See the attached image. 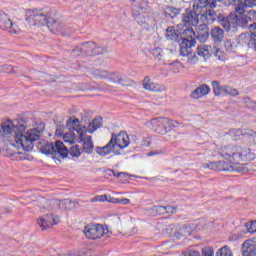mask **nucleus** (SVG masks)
<instances>
[{"label":"nucleus","mask_w":256,"mask_h":256,"mask_svg":"<svg viewBox=\"0 0 256 256\" xmlns=\"http://www.w3.org/2000/svg\"><path fill=\"white\" fill-rule=\"evenodd\" d=\"M248 29L249 32L242 33L236 38V43L240 47L256 51V22L250 24Z\"/></svg>","instance_id":"obj_9"},{"label":"nucleus","mask_w":256,"mask_h":256,"mask_svg":"<svg viewBox=\"0 0 256 256\" xmlns=\"http://www.w3.org/2000/svg\"><path fill=\"white\" fill-rule=\"evenodd\" d=\"M219 155L226 161L207 162L203 164L204 169L212 171H229L230 173H245L246 164H241V161H253L255 154L251 149L241 146L229 144L218 149Z\"/></svg>","instance_id":"obj_1"},{"label":"nucleus","mask_w":256,"mask_h":256,"mask_svg":"<svg viewBox=\"0 0 256 256\" xmlns=\"http://www.w3.org/2000/svg\"><path fill=\"white\" fill-rule=\"evenodd\" d=\"M211 91V88L207 84L200 85L198 88H196L194 91L191 92L192 99H201V97H204V95H208V93Z\"/></svg>","instance_id":"obj_24"},{"label":"nucleus","mask_w":256,"mask_h":256,"mask_svg":"<svg viewBox=\"0 0 256 256\" xmlns=\"http://www.w3.org/2000/svg\"><path fill=\"white\" fill-rule=\"evenodd\" d=\"M54 15L55 10L49 7L28 10L26 12V21L32 27H43L49 23L51 17H54Z\"/></svg>","instance_id":"obj_3"},{"label":"nucleus","mask_w":256,"mask_h":256,"mask_svg":"<svg viewBox=\"0 0 256 256\" xmlns=\"http://www.w3.org/2000/svg\"><path fill=\"white\" fill-rule=\"evenodd\" d=\"M103 127V118L101 116L96 117L92 122L89 123L87 132L95 133L96 129H101Z\"/></svg>","instance_id":"obj_29"},{"label":"nucleus","mask_w":256,"mask_h":256,"mask_svg":"<svg viewBox=\"0 0 256 256\" xmlns=\"http://www.w3.org/2000/svg\"><path fill=\"white\" fill-rule=\"evenodd\" d=\"M195 39L200 41V43H205V41H207V39H209V33L202 32V33H199L198 35L195 34Z\"/></svg>","instance_id":"obj_40"},{"label":"nucleus","mask_w":256,"mask_h":256,"mask_svg":"<svg viewBox=\"0 0 256 256\" xmlns=\"http://www.w3.org/2000/svg\"><path fill=\"white\" fill-rule=\"evenodd\" d=\"M230 241H237L239 239V234H232L229 237Z\"/></svg>","instance_id":"obj_56"},{"label":"nucleus","mask_w":256,"mask_h":256,"mask_svg":"<svg viewBox=\"0 0 256 256\" xmlns=\"http://www.w3.org/2000/svg\"><path fill=\"white\" fill-rule=\"evenodd\" d=\"M212 49H213L212 55L217 57L219 61H223V59H225V55L223 54V51H221V49H219L217 45L213 46Z\"/></svg>","instance_id":"obj_36"},{"label":"nucleus","mask_w":256,"mask_h":256,"mask_svg":"<svg viewBox=\"0 0 256 256\" xmlns=\"http://www.w3.org/2000/svg\"><path fill=\"white\" fill-rule=\"evenodd\" d=\"M67 137H69V134L66 133V134L64 135V139L67 138Z\"/></svg>","instance_id":"obj_64"},{"label":"nucleus","mask_w":256,"mask_h":256,"mask_svg":"<svg viewBox=\"0 0 256 256\" xmlns=\"http://www.w3.org/2000/svg\"><path fill=\"white\" fill-rule=\"evenodd\" d=\"M184 256H201V254L195 250H190L189 252L184 254Z\"/></svg>","instance_id":"obj_51"},{"label":"nucleus","mask_w":256,"mask_h":256,"mask_svg":"<svg viewBox=\"0 0 256 256\" xmlns=\"http://www.w3.org/2000/svg\"><path fill=\"white\" fill-rule=\"evenodd\" d=\"M244 101H245V103H247V101H250V98L246 97V98H244Z\"/></svg>","instance_id":"obj_61"},{"label":"nucleus","mask_w":256,"mask_h":256,"mask_svg":"<svg viewBox=\"0 0 256 256\" xmlns=\"http://www.w3.org/2000/svg\"><path fill=\"white\" fill-rule=\"evenodd\" d=\"M70 137H75V133H70Z\"/></svg>","instance_id":"obj_63"},{"label":"nucleus","mask_w":256,"mask_h":256,"mask_svg":"<svg viewBox=\"0 0 256 256\" xmlns=\"http://www.w3.org/2000/svg\"><path fill=\"white\" fill-rule=\"evenodd\" d=\"M202 256H213V249L211 248H203Z\"/></svg>","instance_id":"obj_46"},{"label":"nucleus","mask_w":256,"mask_h":256,"mask_svg":"<svg viewBox=\"0 0 256 256\" xmlns=\"http://www.w3.org/2000/svg\"><path fill=\"white\" fill-rule=\"evenodd\" d=\"M242 256H256V241L255 239H248L242 244Z\"/></svg>","instance_id":"obj_20"},{"label":"nucleus","mask_w":256,"mask_h":256,"mask_svg":"<svg viewBox=\"0 0 256 256\" xmlns=\"http://www.w3.org/2000/svg\"><path fill=\"white\" fill-rule=\"evenodd\" d=\"M165 17H168L169 19H175L177 15H179V10L173 6H168L164 9Z\"/></svg>","instance_id":"obj_31"},{"label":"nucleus","mask_w":256,"mask_h":256,"mask_svg":"<svg viewBox=\"0 0 256 256\" xmlns=\"http://www.w3.org/2000/svg\"><path fill=\"white\" fill-rule=\"evenodd\" d=\"M220 25L225 29V31L236 33L237 27H242V29L248 27L249 18L245 15L230 13L226 17H220Z\"/></svg>","instance_id":"obj_5"},{"label":"nucleus","mask_w":256,"mask_h":256,"mask_svg":"<svg viewBox=\"0 0 256 256\" xmlns=\"http://www.w3.org/2000/svg\"><path fill=\"white\" fill-rule=\"evenodd\" d=\"M224 47L227 51V53H236L237 52V45L233 43L231 40H226L224 43Z\"/></svg>","instance_id":"obj_34"},{"label":"nucleus","mask_w":256,"mask_h":256,"mask_svg":"<svg viewBox=\"0 0 256 256\" xmlns=\"http://www.w3.org/2000/svg\"><path fill=\"white\" fill-rule=\"evenodd\" d=\"M246 7H256V0H244Z\"/></svg>","instance_id":"obj_49"},{"label":"nucleus","mask_w":256,"mask_h":256,"mask_svg":"<svg viewBox=\"0 0 256 256\" xmlns=\"http://www.w3.org/2000/svg\"><path fill=\"white\" fill-rule=\"evenodd\" d=\"M37 221L42 231H45V229H49L53 227V225H57V223L59 222V219L53 217V214H46L40 217Z\"/></svg>","instance_id":"obj_17"},{"label":"nucleus","mask_w":256,"mask_h":256,"mask_svg":"<svg viewBox=\"0 0 256 256\" xmlns=\"http://www.w3.org/2000/svg\"><path fill=\"white\" fill-rule=\"evenodd\" d=\"M207 3L205 0H196L193 4L192 10H186L182 16V23L185 27H197L199 25V16L201 11L205 9Z\"/></svg>","instance_id":"obj_6"},{"label":"nucleus","mask_w":256,"mask_h":256,"mask_svg":"<svg viewBox=\"0 0 256 256\" xmlns=\"http://www.w3.org/2000/svg\"><path fill=\"white\" fill-rule=\"evenodd\" d=\"M216 256H233V252L229 247L223 246L217 251Z\"/></svg>","instance_id":"obj_35"},{"label":"nucleus","mask_w":256,"mask_h":256,"mask_svg":"<svg viewBox=\"0 0 256 256\" xmlns=\"http://www.w3.org/2000/svg\"><path fill=\"white\" fill-rule=\"evenodd\" d=\"M233 135L236 137H246L248 143H252V145H256V132L250 129H234L231 130Z\"/></svg>","instance_id":"obj_18"},{"label":"nucleus","mask_w":256,"mask_h":256,"mask_svg":"<svg viewBox=\"0 0 256 256\" xmlns=\"http://www.w3.org/2000/svg\"><path fill=\"white\" fill-rule=\"evenodd\" d=\"M195 31L193 28H186L181 34L180 41V55L182 57H188L189 63H195L197 61V55L191 52V48L197 45V41H195Z\"/></svg>","instance_id":"obj_4"},{"label":"nucleus","mask_w":256,"mask_h":256,"mask_svg":"<svg viewBox=\"0 0 256 256\" xmlns=\"http://www.w3.org/2000/svg\"><path fill=\"white\" fill-rule=\"evenodd\" d=\"M56 135H63V131L61 129H56Z\"/></svg>","instance_id":"obj_59"},{"label":"nucleus","mask_w":256,"mask_h":256,"mask_svg":"<svg viewBox=\"0 0 256 256\" xmlns=\"http://www.w3.org/2000/svg\"><path fill=\"white\" fill-rule=\"evenodd\" d=\"M245 9H247V5H245L243 3L238 4V6H236L235 11H236V15H245Z\"/></svg>","instance_id":"obj_41"},{"label":"nucleus","mask_w":256,"mask_h":256,"mask_svg":"<svg viewBox=\"0 0 256 256\" xmlns=\"http://www.w3.org/2000/svg\"><path fill=\"white\" fill-rule=\"evenodd\" d=\"M78 139L80 143H83V151L84 153H87L88 155H91L93 153V138L91 136H87V127H82L81 130H79V136Z\"/></svg>","instance_id":"obj_15"},{"label":"nucleus","mask_w":256,"mask_h":256,"mask_svg":"<svg viewBox=\"0 0 256 256\" xmlns=\"http://www.w3.org/2000/svg\"><path fill=\"white\" fill-rule=\"evenodd\" d=\"M245 227H246L248 233H256V220H253L251 222H247L245 224Z\"/></svg>","instance_id":"obj_39"},{"label":"nucleus","mask_w":256,"mask_h":256,"mask_svg":"<svg viewBox=\"0 0 256 256\" xmlns=\"http://www.w3.org/2000/svg\"><path fill=\"white\" fill-rule=\"evenodd\" d=\"M248 13H249L250 17H251V15H256V11L255 10H250Z\"/></svg>","instance_id":"obj_60"},{"label":"nucleus","mask_w":256,"mask_h":256,"mask_svg":"<svg viewBox=\"0 0 256 256\" xmlns=\"http://www.w3.org/2000/svg\"><path fill=\"white\" fill-rule=\"evenodd\" d=\"M185 233H186V235H191V230H188Z\"/></svg>","instance_id":"obj_62"},{"label":"nucleus","mask_w":256,"mask_h":256,"mask_svg":"<svg viewBox=\"0 0 256 256\" xmlns=\"http://www.w3.org/2000/svg\"><path fill=\"white\" fill-rule=\"evenodd\" d=\"M160 120L162 121L164 129H166V131L168 129H171V127H177V125L179 124L178 122H174L173 120L165 117L160 118Z\"/></svg>","instance_id":"obj_33"},{"label":"nucleus","mask_w":256,"mask_h":256,"mask_svg":"<svg viewBox=\"0 0 256 256\" xmlns=\"http://www.w3.org/2000/svg\"><path fill=\"white\" fill-rule=\"evenodd\" d=\"M143 89L146 91H152L154 93H163L165 91V86L161 84L154 83L151 81L149 76H146L142 82Z\"/></svg>","instance_id":"obj_19"},{"label":"nucleus","mask_w":256,"mask_h":256,"mask_svg":"<svg viewBox=\"0 0 256 256\" xmlns=\"http://www.w3.org/2000/svg\"><path fill=\"white\" fill-rule=\"evenodd\" d=\"M206 3L205 9L201 10V17H205L208 23H213L214 21H218L219 25H221L220 19L221 17H227L225 14H218L213 9L217 6H212L211 2L204 1Z\"/></svg>","instance_id":"obj_14"},{"label":"nucleus","mask_w":256,"mask_h":256,"mask_svg":"<svg viewBox=\"0 0 256 256\" xmlns=\"http://www.w3.org/2000/svg\"><path fill=\"white\" fill-rule=\"evenodd\" d=\"M109 230L105 229L103 225L101 224H88L84 228V235L87 237V239H101L103 235H106Z\"/></svg>","instance_id":"obj_10"},{"label":"nucleus","mask_w":256,"mask_h":256,"mask_svg":"<svg viewBox=\"0 0 256 256\" xmlns=\"http://www.w3.org/2000/svg\"><path fill=\"white\" fill-rule=\"evenodd\" d=\"M152 55L155 59H161L163 57V49L155 48L152 50Z\"/></svg>","instance_id":"obj_42"},{"label":"nucleus","mask_w":256,"mask_h":256,"mask_svg":"<svg viewBox=\"0 0 256 256\" xmlns=\"http://www.w3.org/2000/svg\"><path fill=\"white\" fill-rule=\"evenodd\" d=\"M110 141H112V145H114L116 151L120 153L122 149L129 147L130 143L129 135L125 131H120L118 134L112 133Z\"/></svg>","instance_id":"obj_11"},{"label":"nucleus","mask_w":256,"mask_h":256,"mask_svg":"<svg viewBox=\"0 0 256 256\" xmlns=\"http://www.w3.org/2000/svg\"><path fill=\"white\" fill-rule=\"evenodd\" d=\"M165 37L166 39H168V41H176V42H179L182 39L179 30L175 29L174 26H170L166 29Z\"/></svg>","instance_id":"obj_26"},{"label":"nucleus","mask_w":256,"mask_h":256,"mask_svg":"<svg viewBox=\"0 0 256 256\" xmlns=\"http://www.w3.org/2000/svg\"><path fill=\"white\" fill-rule=\"evenodd\" d=\"M114 203H119L120 205H129L131 203V200L124 198V199H116Z\"/></svg>","instance_id":"obj_48"},{"label":"nucleus","mask_w":256,"mask_h":256,"mask_svg":"<svg viewBox=\"0 0 256 256\" xmlns=\"http://www.w3.org/2000/svg\"><path fill=\"white\" fill-rule=\"evenodd\" d=\"M71 157H80L81 155V149L79 148V145L72 146L69 151Z\"/></svg>","instance_id":"obj_38"},{"label":"nucleus","mask_w":256,"mask_h":256,"mask_svg":"<svg viewBox=\"0 0 256 256\" xmlns=\"http://www.w3.org/2000/svg\"><path fill=\"white\" fill-rule=\"evenodd\" d=\"M116 177H129V174L127 172H119L116 174Z\"/></svg>","instance_id":"obj_55"},{"label":"nucleus","mask_w":256,"mask_h":256,"mask_svg":"<svg viewBox=\"0 0 256 256\" xmlns=\"http://www.w3.org/2000/svg\"><path fill=\"white\" fill-rule=\"evenodd\" d=\"M107 53V48L97 46L95 42H85L72 50V57H87L91 55H103Z\"/></svg>","instance_id":"obj_7"},{"label":"nucleus","mask_w":256,"mask_h":256,"mask_svg":"<svg viewBox=\"0 0 256 256\" xmlns=\"http://www.w3.org/2000/svg\"><path fill=\"white\" fill-rule=\"evenodd\" d=\"M210 35H211L212 41L216 45H218V43H221L223 39H225V32L219 26L212 28Z\"/></svg>","instance_id":"obj_23"},{"label":"nucleus","mask_w":256,"mask_h":256,"mask_svg":"<svg viewBox=\"0 0 256 256\" xmlns=\"http://www.w3.org/2000/svg\"><path fill=\"white\" fill-rule=\"evenodd\" d=\"M204 1H207V3H210L212 7H217V2L221 3V1L223 0H204Z\"/></svg>","instance_id":"obj_52"},{"label":"nucleus","mask_w":256,"mask_h":256,"mask_svg":"<svg viewBox=\"0 0 256 256\" xmlns=\"http://www.w3.org/2000/svg\"><path fill=\"white\" fill-rule=\"evenodd\" d=\"M151 213H153L154 215H165V206H153L151 208Z\"/></svg>","instance_id":"obj_37"},{"label":"nucleus","mask_w":256,"mask_h":256,"mask_svg":"<svg viewBox=\"0 0 256 256\" xmlns=\"http://www.w3.org/2000/svg\"><path fill=\"white\" fill-rule=\"evenodd\" d=\"M46 25L51 33H54V35L63 33V29H65V25L60 20L55 19V15L51 16V19L48 20V24Z\"/></svg>","instance_id":"obj_21"},{"label":"nucleus","mask_w":256,"mask_h":256,"mask_svg":"<svg viewBox=\"0 0 256 256\" xmlns=\"http://www.w3.org/2000/svg\"><path fill=\"white\" fill-rule=\"evenodd\" d=\"M40 211L41 213H51V211H55V209H59V205H72L73 201L71 199H64L62 202L59 200H47L42 199L40 202Z\"/></svg>","instance_id":"obj_12"},{"label":"nucleus","mask_w":256,"mask_h":256,"mask_svg":"<svg viewBox=\"0 0 256 256\" xmlns=\"http://www.w3.org/2000/svg\"><path fill=\"white\" fill-rule=\"evenodd\" d=\"M147 125L154 133H158V135H166L167 133V129L162 124L161 118H153Z\"/></svg>","instance_id":"obj_22"},{"label":"nucleus","mask_w":256,"mask_h":256,"mask_svg":"<svg viewBox=\"0 0 256 256\" xmlns=\"http://www.w3.org/2000/svg\"><path fill=\"white\" fill-rule=\"evenodd\" d=\"M0 72L1 73H13V66L7 65V64L0 66Z\"/></svg>","instance_id":"obj_44"},{"label":"nucleus","mask_w":256,"mask_h":256,"mask_svg":"<svg viewBox=\"0 0 256 256\" xmlns=\"http://www.w3.org/2000/svg\"><path fill=\"white\" fill-rule=\"evenodd\" d=\"M41 153L44 155H51L52 159H65L69 155V150L61 140L53 143H46L41 148Z\"/></svg>","instance_id":"obj_8"},{"label":"nucleus","mask_w":256,"mask_h":256,"mask_svg":"<svg viewBox=\"0 0 256 256\" xmlns=\"http://www.w3.org/2000/svg\"><path fill=\"white\" fill-rule=\"evenodd\" d=\"M0 29L3 31H8V33L17 34L21 31L19 24L13 23L9 16L0 10Z\"/></svg>","instance_id":"obj_13"},{"label":"nucleus","mask_w":256,"mask_h":256,"mask_svg":"<svg viewBox=\"0 0 256 256\" xmlns=\"http://www.w3.org/2000/svg\"><path fill=\"white\" fill-rule=\"evenodd\" d=\"M147 155L148 157H153L154 155H159V152L153 151V152H149Z\"/></svg>","instance_id":"obj_58"},{"label":"nucleus","mask_w":256,"mask_h":256,"mask_svg":"<svg viewBox=\"0 0 256 256\" xmlns=\"http://www.w3.org/2000/svg\"><path fill=\"white\" fill-rule=\"evenodd\" d=\"M135 20L137 21L138 25H145L147 23V19L144 15L139 14L135 17Z\"/></svg>","instance_id":"obj_45"},{"label":"nucleus","mask_w":256,"mask_h":256,"mask_svg":"<svg viewBox=\"0 0 256 256\" xmlns=\"http://www.w3.org/2000/svg\"><path fill=\"white\" fill-rule=\"evenodd\" d=\"M0 135L11 141L12 147L22 149L23 151H32L35 147V141H39L41 131L37 129L27 130V122L24 120H7L0 126Z\"/></svg>","instance_id":"obj_2"},{"label":"nucleus","mask_w":256,"mask_h":256,"mask_svg":"<svg viewBox=\"0 0 256 256\" xmlns=\"http://www.w3.org/2000/svg\"><path fill=\"white\" fill-rule=\"evenodd\" d=\"M106 173H107V175H108L109 177H117V174L115 173V171H113V170H111V169H108V170L106 171Z\"/></svg>","instance_id":"obj_54"},{"label":"nucleus","mask_w":256,"mask_h":256,"mask_svg":"<svg viewBox=\"0 0 256 256\" xmlns=\"http://www.w3.org/2000/svg\"><path fill=\"white\" fill-rule=\"evenodd\" d=\"M212 89L214 91V95H226L227 86H222L219 81H212Z\"/></svg>","instance_id":"obj_30"},{"label":"nucleus","mask_w":256,"mask_h":256,"mask_svg":"<svg viewBox=\"0 0 256 256\" xmlns=\"http://www.w3.org/2000/svg\"><path fill=\"white\" fill-rule=\"evenodd\" d=\"M108 79L111 81V83H117L118 85H122L123 87L129 85L128 81L123 79V76L115 73V72H109L108 73Z\"/></svg>","instance_id":"obj_28"},{"label":"nucleus","mask_w":256,"mask_h":256,"mask_svg":"<svg viewBox=\"0 0 256 256\" xmlns=\"http://www.w3.org/2000/svg\"><path fill=\"white\" fill-rule=\"evenodd\" d=\"M225 95H231V97H236V95H239V91H237V89L235 88L227 86Z\"/></svg>","instance_id":"obj_43"},{"label":"nucleus","mask_w":256,"mask_h":256,"mask_svg":"<svg viewBox=\"0 0 256 256\" xmlns=\"http://www.w3.org/2000/svg\"><path fill=\"white\" fill-rule=\"evenodd\" d=\"M197 55L203 57L204 59H209L213 55V46L201 44L197 48Z\"/></svg>","instance_id":"obj_25"},{"label":"nucleus","mask_w":256,"mask_h":256,"mask_svg":"<svg viewBox=\"0 0 256 256\" xmlns=\"http://www.w3.org/2000/svg\"><path fill=\"white\" fill-rule=\"evenodd\" d=\"M92 75L95 79H108L109 71L101 70V69H95V70L92 71Z\"/></svg>","instance_id":"obj_32"},{"label":"nucleus","mask_w":256,"mask_h":256,"mask_svg":"<svg viewBox=\"0 0 256 256\" xmlns=\"http://www.w3.org/2000/svg\"><path fill=\"white\" fill-rule=\"evenodd\" d=\"M66 127L67 129H69V131H76L79 137V131H81V129H83V127H81V122L79 121V119L77 118H69L66 122Z\"/></svg>","instance_id":"obj_27"},{"label":"nucleus","mask_w":256,"mask_h":256,"mask_svg":"<svg viewBox=\"0 0 256 256\" xmlns=\"http://www.w3.org/2000/svg\"><path fill=\"white\" fill-rule=\"evenodd\" d=\"M142 145L144 147H149V145H151V138H145L143 141H142Z\"/></svg>","instance_id":"obj_53"},{"label":"nucleus","mask_w":256,"mask_h":256,"mask_svg":"<svg viewBox=\"0 0 256 256\" xmlns=\"http://www.w3.org/2000/svg\"><path fill=\"white\" fill-rule=\"evenodd\" d=\"M165 209H166V213H168V214L169 213H171V214L177 213V208L174 206H166Z\"/></svg>","instance_id":"obj_50"},{"label":"nucleus","mask_w":256,"mask_h":256,"mask_svg":"<svg viewBox=\"0 0 256 256\" xmlns=\"http://www.w3.org/2000/svg\"><path fill=\"white\" fill-rule=\"evenodd\" d=\"M96 153L101 157H107V155H111V153L116 156L123 155V152L116 150L115 146L113 145V141L111 140L108 142V145L97 147Z\"/></svg>","instance_id":"obj_16"},{"label":"nucleus","mask_w":256,"mask_h":256,"mask_svg":"<svg viewBox=\"0 0 256 256\" xmlns=\"http://www.w3.org/2000/svg\"><path fill=\"white\" fill-rule=\"evenodd\" d=\"M95 201H107V195L96 196L91 199V203H95Z\"/></svg>","instance_id":"obj_47"},{"label":"nucleus","mask_w":256,"mask_h":256,"mask_svg":"<svg viewBox=\"0 0 256 256\" xmlns=\"http://www.w3.org/2000/svg\"><path fill=\"white\" fill-rule=\"evenodd\" d=\"M230 5H235V3H241L243 0H227Z\"/></svg>","instance_id":"obj_57"}]
</instances>
